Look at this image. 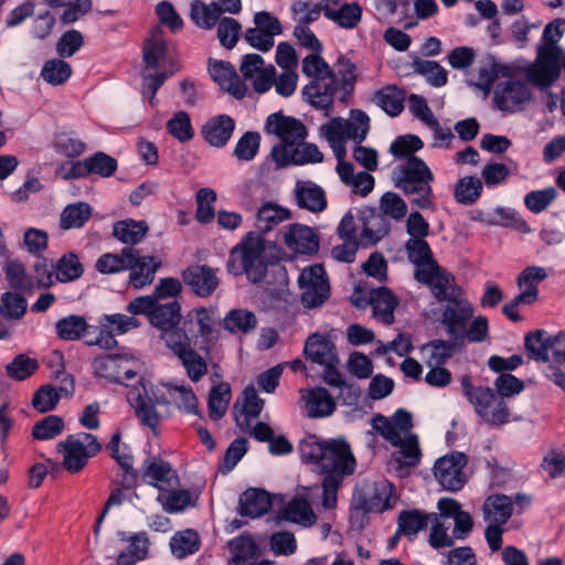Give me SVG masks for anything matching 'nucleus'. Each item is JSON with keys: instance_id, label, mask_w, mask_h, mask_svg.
<instances>
[{"instance_id": "nucleus-9", "label": "nucleus", "mask_w": 565, "mask_h": 565, "mask_svg": "<svg viewBox=\"0 0 565 565\" xmlns=\"http://www.w3.org/2000/svg\"><path fill=\"white\" fill-rule=\"evenodd\" d=\"M58 451L63 455V468L71 473L83 470L89 459L97 456L102 450V444L89 433H77L57 445Z\"/></svg>"}, {"instance_id": "nucleus-12", "label": "nucleus", "mask_w": 565, "mask_h": 565, "mask_svg": "<svg viewBox=\"0 0 565 565\" xmlns=\"http://www.w3.org/2000/svg\"><path fill=\"white\" fill-rule=\"evenodd\" d=\"M298 285L302 291L301 301L306 308L319 307L330 296L329 279L320 264L305 267L298 277Z\"/></svg>"}, {"instance_id": "nucleus-11", "label": "nucleus", "mask_w": 565, "mask_h": 565, "mask_svg": "<svg viewBox=\"0 0 565 565\" xmlns=\"http://www.w3.org/2000/svg\"><path fill=\"white\" fill-rule=\"evenodd\" d=\"M140 320L124 313H105L98 318L95 335L86 341L89 347L111 350L117 347V335H122L140 327Z\"/></svg>"}, {"instance_id": "nucleus-35", "label": "nucleus", "mask_w": 565, "mask_h": 565, "mask_svg": "<svg viewBox=\"0 0 565 565\" xmlns=\"http://www.w3.org/2000/svg\"><path fill=\"white\" fill-rule=\"evenodd\" d=\"M335 170L340 180L355 194L366 196L374 189L375 181L369 171L355 173L353 164L349 161L338 162Z\"/></svg>"}, {"instance_id": "nucleus-18", "label": "nucleus", "mask_w": 565, "mask_h": 565, "mask_svg": "<svg viewBox=\"0 0 565 565\" xmlns=\"http://www.w3.org/2000/svg\"><path fill=\"white\" fill-rule=\"evenodd\" d=\"M476 414L488 425L501 426L509 422L507 403L492 388L486 386L470 403Z\"/></svg>"}, {"instance_id": "nucleus-59", "label": "nucleus", "mask_w": 565, "mask_h": 565, "mask_svg": "<svg viewBox=\"0 0 565 565\" xmlns=\"http://www.w3.org/2000/svg\"><path fill=\"white\" fill-rule=\"evenodd\" d=\"M482 188L483 185L480 179L467 175L456 182L454 196L458 203L470 205L480 198Z\"/></svg>"}, {"instance_id": "nucleus-43", "label": "nucleus", "mask_w": 565, "mask_h": 565, "mask_svg": "<svg viewBox=\"0 0 565 565\" xmlns=\"http://www.w3.org/2000/svg\"><path fill=\"white\" fill-rule=\"evenodd\" d=\"M270 507L269 494L260 489H247L239 498V513L252 519L264 515Z\"/></svg>"}, {"instance_id": "nucleus-8", "label": "nucleus", "mask_w": 565, "mask_h": 565, "mask_svg": "<svg viewBox=\"0 0 565 565\" xmlns=\"http://www.w3.org/2000/svg\"><path fill=\"white\" fill-rule=\"evenodd\" d=\"M93 367L97 376L129 386L130 381H138L140 377L143 364L136 354L121 352L96 356Z\"/></svg>"}, {"instance_id": "nucleus-50", "label": "nucleus", "mask_w": 565, "mask_h": 565, "mask_svg": "<svg viewBox=\"0 0 565 565\" xmlns=\"http://www.w3.org/2000/svg\"><path fill=\"white\" fill-rule=\"evenodd\" d=\"M257 318L247 309H232L223 318L222 326L230 333L246 334L255 329Z\"/></svg>"}, {"instance_id": "nucleus-26", "label": "nucleus", "mask_w": 565, "mask_h": 565, "mask_svg": "<svg viewBox=\"0 0 565 565\" xmlns=\"http://www.w3.org/2000/svg\"><path fill=\"white\" fill-rule=\"evenodd\" d=\"M263 407L264 401L259 398L255 386L248 385L234 405V417L239 429H249Z\"/></svg>"}, {"instance_id": "nucleus-5", "label": "nucleus", "mask_w": 565, "mask_h": 565, "mask_svg": "<svg viewBox=\"0 0 565 565\" xmlns=\"http://www.w3.org/2000/svg\"><path fill=\"white\" fill-rule=\"evenodd\" d=\"M395 186L405 194L415 195L412 203L422 210H435L430 183L434 174L429 167L418 157H409L393 171Z\"/></svg>"}, {"instance_id": "nucleus-30", "label": "nucleus", "mask_w": 565, "mask_h": 565, "mask_svg": "<svg viewBox=\"0 0 565 565\" xmlns=\"http://www.w3.org/2000/svg\"><path fill=\"white\" fill-rule=\"evenodd\" d=\"M295 196L297 204L312 213H319L327 209L324 190L309 180H300L296 183Z\"/></svg>"}, {"instance_id": "nucleus-19", "label": "nucleus", "mask_w": 565, "mask_h": 565, "mask_svg": "<svg viewBox=\"0 0 565 565\" xmlns=\"http://www.w3.org/2000/svg\"><path fill=\"white\" fill-rule=\"evenodd\" d=\"M446 302L447 305L441 311L440 322L448 337L455 342L457 337L462 333L467 323L472 319L475 307L463 296L456 297L455 300Z\"/></svg>"}, {"instance_id": "nucleus-14", "label": "nucleus", "mask_w": 565, "mask_h": 565, "mask_svg": "<svg viewBox=\"0 0 565 565\" xmlns=\"http://www.w3.org/2000/svg\"><path fill=\"white\" fill-rule=\"evenodd\" d=\"M467 462L468 459L463 452L452 451L435 462L434 476L445 490L459 491L467 483L465 472Z\"/></svg>"}, {"instance_id": "nucleus-25", "label": "nucleus", "mask_w": 565, "mask_h": 565, "mask_svg": "<svg viewBox=\"0 0 565 565\" xmlns=\"http://www.w3.org/2000/svg\"><path fill=\"white\" fill-rule=\"evenodd\" d=\"M300 405L310 418L328 417L335 409V401L324 387L300 390Z\"/></svg>"}, {"instance_id": "nucleus-46", "label": "nucleus", "mask_w": 565, "mask_h": 565, "mask_svg": "<svg viewBox=\"0 0 565 565\" xmlns=\"http://www.w3.org/2000/svg\"><path fill=\"white\" fill-rule=\"evenodd\" d=\"M408 260L415 266L414 276L423 269L426 270L437 264L433 250L425 238H408L405 243Z\"/></svg>"}, {"instance_id": "nucleus-27", "label": "nucleus", "mask_w": 565, "mask_h": 565, "mask_svg": "<svg viewBox=\"0 0 565 565\" xmlns=\"http://www.w3.org/2000/svg\"><path fill=\"white\" fill-rule=\"evenodd\" d=\"M209 74L214 82L234 97L243 98L246 95L247 87L231 63L223 61L210 62Z\"/></svg>"}, {"instance_id": "nucleus-31", "label": "nucleus", "mask_w": 565, "mask_h": 565, "mask_svg": "<svg viewBox=\"0 0 565 565\" xmlns=\"http://www.w3.org/2000/svg\"><path fill=\"white\" fill-rule=\"evenodd\" d=\"M284 242L295 253L312 254L319 248L315 232L306 225L292 224L284 234Z\"/></svg>"}, {"instance_id": "nucleus-44", "label": "nucleus", "mask_w": 565, "mask_h": 565, "mask_svg": "<svg viewBox=\"0 0 565 565\" xmlns=\"http://www.w3.org/2000/svg\"><path fill=\"white\" fill-rule=\"evenodd\" d=\"M290 218V212L276 203L266 202L262 204L256 213L255 227L256 233H267L278 226L280 223Z\"/></svg>"}, {"instance_id": "nucleus-2", "label": "nucleus", "mask_w": 565, "mask_h": 565, "mask_svg": "<svg viewBox=\"0 0 565 565\" xmlns=\"http://www.w3.org/2000/svg\"><path fill=\"white\" fill-rule=\"evenodd\" d=\"M373 426L396 449L391 458V463L396 469L414 468L419 465L422 458L419 438L413 431V416L409 412L398 408L390 417L376 415L373 418Z\"/></svg>"}, {"instance_id": "nucleus-63", "label": "nucleus", "mask_w": 565, "mask_h": 565, "mask_svg": "<svg viewBox=\"0 0 565 565\" xmlns=\"http://www.w3.org/2000/svg\"><path fill=\"white\" fill-rule=\"evenodd\" d=\"M72 73V67L67 62L62 58H52L42 66L41 77L47 84L58 86L68 81Z\"/></svg>"}, {"instance_id": "nucleus-4", "label": "nucleus", "mask_w": 565, "mask_h": 565, "mask_svg": "<svg viewBox=\"0 0 565 565\" xmlns=\"http://www.w3.org/2000/svg\"><path fill=\"white\" fill-rule=\"evenodd\" d=\"M369 130L370 117L361 109L350 110L349 119L335 117L319 127L320 137L329 143L338 162L345 161V143L363 142Z\"/></svg>"}, {"instance_id": "nucleus-7", "label": "nucleus", "mask_w": 565, "mask_h": 565, "mask_svg": "<svg viewBox=\"0 0 565 565\" xmlns=\"http://www.w3.org/2000/svg\"><path fill=\"white\" fill-rule=\"evenodd\" d=\"M265 241L256 232H249L230 254L227 269L237 276L246 274L253 282L260 281L266 275Z\"/></svg>"}, {"instance_id": "nucleus-41", "label": "nucleus", "mask_w": 565, "mask_h": 565, "mask_svg": "<svg viewBox=\"0 0 565 565\" xmlns=\"http://www.w3.org/2000/svg\"><path fill=\"white\" fill-rule=\"evenodd\" d=\"M136 248L124 247L120 253H105L95 263V268L104 275L118 274L128 270L135 259Z\"/></svg>"}, {"instance_id": "nucleus-10", "label": "nucleus", "mask_w": 565, "mask_h": 565, "mask_svg": "<svg viewBox=\"0 0 565 565\" xmlns=\"http://www.w3.org/2000/svg\"><path fill=\"white\" fill-rule=\"evenodd\" d=\"M138 382L140 387H132L127 393V401L139 419L154 430L160 423L156 405H167L169 399L162 391L154 388L153 385H148L142 377H139Z\"/></svg>"}, {"instance_id": "nucleus-39", "label": "nucleus", "mask_w": 565, "mask_h": 565, "mask_svg": "<svg viewBox=\"0 0 565 565\" xmlns=\"http://www.w3.org/2000/svg\"><path fill=\"white\" fill-rule=\"evenodd\" d=\"M488 225H497L502 227H512L522 233H530L531 227L529 223L511 207L497 206L486 216L480 213L479 217H476Z\"/></svg>"}, {"instance_id": "nucleus-28", "label": "nucleus", "mask_w": 565, "mask_h": 565, "mask_svg": "<svg viewBox=\"0 0 565 565\" xmlns=\"http://www.w3.org/2000/svg\"><path fill=\"white\" fill-rule=\"evenodd\" d=\"M55 333L63 341H77L84 339L86 342L92 339L97 327L87 323L85 317L79 315H68L58 319L54 326Z\"/></svg>"}, {"instance_id": "nucleus-6", "label": "nucleus", "mask_w": 565, "mask_h": 565, "mask_svg": "<svg viewBox=\"0 0 565 565\" xmlns=\"http://www.w3.org/2000/svg\"><path fill=\"white\" fill-rule=\"evenodd\" d=\"M301 68L302 73L311 78V82L302 88L305 100L315 108L324 110V115L329 116L332 108V87L335 82L328 63L320 53H313L302 60Z\"/></svg>"}, {"instance_id": "nucleus-54", "label": "nucleus", "mask_w": 565, "mask_h": 565, "mask_svg": "<svg viewBox=\"0 0 565 565\" xmlns=\"http://www.w3.org/2000/svg\"><path fill=\"white\" fill-rule=\"evenodd\" d=\"M157 501L168 513H179L194 505L190 491L177 488L158 493Z\"/></svg>"}, {"instance_id": "nucleus-57", "label": "nucleus", "mask_w": 565, "mask_h": 565, "mask_svg": "<svg viewBox=\"0 0 565 565\" xmlns=\"http://www.w3.org/2000/svg\"><path fill=\"white\" fill-rule=\"evenodd\" d=\"M431 519V514L419 510L402 511L398 516V532L413 539L425 529Z\"/></svg>"}, {"instance_id": "nucleus-47", "label": "nucleus", "mask_w": 565, "mask_h": 565, "mask_svg": "<svg viewBox=\"0 0 565 565\" xmlns=\"http://www.w3.org/2000/svg\"><path fill=\"white\" fill-rule=\"evenodd\" d=\"M192 315L199 326V337L206 343L215 342L218 338V327L221 326L217 309L213 307H200L194 309Z\"/></svg>"}, {"instance_id": "nucleus-48", "label": "nucleus", "mask_w": 565, "mask_h": 565, "mask_svg": "<svg viewBox=\"0 0 565 565\" xmlns=\"http://www.w3.org/2000/svg\"><path fill=\"white\" fill-rule=\"evenodd\" d=\"M149 227L145 221L126 218L113 225V236L122 244H138L148 233Z\"/></svg>"}, {"instance_id": "nucleus-34", "label": "nucleus", "mask_w": 565, "mask_h": 565, "mask_svg": "<svg viewBox=\"0 0 565 565\" xmlns=\"http://www.w3.org/2000/svg\"><path fill=\"white\" fill-rule=\"evenodd\" d=\"M119 535L122 541L128 542V545L118 554L117 565H136L147 557L150 542L146 532H137L129 536H126L125 533H119Z\"/></svg>"}, {"instance_id": "nucleus-62", "label": "nucleus", "mask_w": 565, "mask_h": 565, "mask_svg": "<svg viewBox=\"0 0 565 565\" xmlns=\"http://www.w3.org/2000/svg\"><path fill=\"white\" fill-rule=\"evenodd\" d=\"M169 396L183 413L199 415L198 398L192 388L185 385H167Z\"/></svg>"}, {"instance_id": "nucleus-60", "label": "nucleus", "mask_w": 565, "mask_h": 565, "mask_svg": "<svg viewBox=\"0 0 565 565\" xmlns=\"http://www.w3.org/2000/svg\"><path fill=\"white\" fill-rule=\"evenodd\" d=\"M355 65L349 58H340L337 65V71L331 72V76L334 77V87H332V102L338 90H342L348 94L353 90V86L356 78Z\"/></svg>"}, {"instance_id": "nucleus-36", "label": "nucleus", "mask_w": 565, "mask_h": 565, "mask_svg": "<svg viewBox=\"0 0 565 565\" xmlns=\"http://www.w3.org/2000/svg\"><path fill=\"white\" fill-rule=\"evenodd\" d=\"M130 265L129 281L136 289H141L153 281L160 262L154 256H140L136 249L135 259Z\"/></svg>"}, {"instance_id": "nucleus-23", "label": "nucleus", "mask_w": 565, "mask_h": 565, "mask_svg": "<svg viewBox=\"0 0 565 565\" xmlns=\"http://www.w3.org/2000/svg\"><path fill=\"white\" fill-rule=\"evenodd\" d=\"M530 98L531 92L526 84L516 79L500 82L493 92V100L497 107L507 113L521 109Z\"/></svg>"}, {"instance_id": "nucleus-40", "label": "nucleus", "mask_w": 565, "mask_h": 565, "mask_svg": "<svg viewBox=\"0 0 565 565\" xmlns=\"http://www.w3.org/2000/svg\"><path fill=\"white\" fill-rule=\"evenodd\" d=\"M513 501L505 494L489 495L482 507L483 519L488 523L504 525L513 514Z\"/></svg>"}, {"instance_id": "nucleus-53", "label": "nucleus", "mask_w": 565, "mask_h": 565, "mask_svg": "<svg viewBox=\"0 0 565 565\" xmlns=\"http://www.w3.org/2000/svg\"><path fill=\"white\" fill-rule=\"evenodd\" d=\"M508 67L499 63L493 56L483 58L478 67V78L475 85L488 94L499 75H504Z\"/></svg>"}, {"instance_id": "nucleus-24", "label": "nucleus", "mask_w": 565, "mask_h": 565, "mask_svg": "<svg viewBox=\"0 0 565 565\" xmlns=\"http://www.w3.org/2000/svg\"><path fill=\"white\" fill-rule=\"evenodd\" d=\"M271 158L278 167H287L289 164L321 162L323 154L315 143L302 141L295 149L289 150L286 147H274Z\"/></svg>"}, {"instance_id": "nucleus-52", "label": "nucleus", "mask_w": 565, "mask_h": 565, "mask_svg": "<svg viewBox=\"0 0 565 565\" xmlns=\"http://www.w3.org/2000/svg\"><path fill=\"white\" fill-rule=\"evenodd\" d=\"M201 540L195 530H183L175 533L170 540V548L177 558H184L200 550Z\"/></svg>"}, {"instance_id": "nucleus-42", "label": "nucleus", "mask_w": 565, "mask_h": 565, "mask_svg": "<svg viewBox=\"0 0 565 565\" xmlns=\"http://www.w3.org/2000/svg\"><path fill=\"white\" fill-rule=\"evenodd\" d=\"M372 102L388 116L396 117L404 110L405 92L396 85H386L373 94Z\"/></svg>"}, {"instance_id": "nucleus-16", "label": "nucleus", "mask_w": 565, "mask_h": 565, "mask_svg": "<svg viewBox=\"0 0 565 565\" xmlns=\"http://www.w3.org/2000/svg\"><path fill=\"white\" fill-rule=\"evenodd\" d=\"M420 284L429 287L433 296L439 301L455 300L462 296L463 290L457 285L455 276L437 264L426 270H420L415 277Z\"/></svg>"}, {"instance_id": "nucleus-64", "label": "nucleus", "mask_w": 565, "mask_h": 565, "mask_svg": "<svg viewBox=\"0 0 565 565\" xmlns=\"http://www.w3.org/2000/svg\"><path fill=\"white\" fill-rule=\"evenodd\" d=\"M454 347L445 340H435L422 348V353L428 366H441L451 358Z\"/></svg>"}, {"instance_id": "nucleus-51", "label": "nucleus", "mask_w": 565, "mask_h": 565, "mask_svg": "<svg viewBox=\"0 0 565 565\" xmlns=\"http://www.w3.org/2000/svg\"><path fill=\"white\" fill-rule=\"evenodd\" d=\"M221 15L216 2L206 4L201 0H194L191 3V20L201 29L211 30L216 25Z\"/></svg>"}, {"instance_id": "nucleus-13", "label": "nucleus", "mask_w": 565, "mask_h": 565, "mask_svg": "<svg viewBox=\"0 0 565 565\" xmlns=\"http://www.w3.org/2000/svg\"><path fill=\"white\" fill-rule=\"evenodd\" d=\"M395 501V488L387 479H379L370 484L367 490L354 495L355 510L363 513H383L391 510Z\"/></svg>"}, {"instance_id": "nucleus-33", "label": "nucleus", "mask_w": 565, "mask_h": 565, "mask_svg": "<svg viewBox=\"0 0 565 565\" xmlns=\"http://www.w3.org/2000/svg\"><path fill=\"white\" fill-rule=\"evenodd\" d=\"M547 277V271L541 266H526L518 276L516 285L520 289L518 299L532 305L539 297V284Z\"/></svg>"}, {"instance_id": "nucleus-49", "label": "nucleus", "mask_w": 565, "mask_h": 565, "mask_svg": "<svg viewBox=\"0 0 565 565\" xmlns=\"http://www.w3.org/2000/svg\"><path fill=\"white\" fill-rule=\"evenodd\" d=\"M180 319L181 307L177 300H171L166 303H159L157 300L152 310L150 323L163 331L171 327H175Z\"/></svg>"}, {"instance_id": "nucleus-21", "label": "nucleus", "mask_w": 565, "mask_h": 565, "mask_svg": "<svg viewBox=\"0 0 565 565\" xmlns=\"http://www.w3.org/2000/svg\"><path fill=\"white\" fill-rule=\"evenodd\" d=\"M323 17L343 30H354L362 21L363 9L358 1L322 0Z\"/></svg>"}, {"instance_id": "nucleus-38", "label": "nucleus", "mask_w": 565, "mask_h": 565, "mask_svg": "<svg viewBox=\"0 0 565 565\" xmlns=\"http://www.w3.org/2000/svg\"><path fill=\"white\" fill-rule=\"evenodd\" d=\"M107 448L110 450L111 457L122 468V484L127 488L134 486L137 480V471L134 468V458L130 448L126 444L120 443V435L114 434Z\"/></svg>"}, {"instance_id": "nucleus-22", "label": "nucleus", "mask_w": 565, "mask_h": 565, "mask_svg": "<svg viewBox=\"0 0 565 565\" xmlns=\"http://www.w3.org/2000/svg\"><path fill=\"white\" fill-rule=\"evenodd\" d=\"M303 352L307 360L323 366L330 376L335 373L333 371L339 364L337 348L328 337L311 334L305 343Z\"/></svg>"}, {"instance_id": "nucleus-20", "label": "nucleus", "mask_w": 565, "mask_h": 565, "mask_svg": "<svg viewBox=\"0 0 565 565\" xmlns=\"http://www.w3.org/2000/svg\"><path fill=\"white\" fill-rule=\"evenodd\" d=\"M239 71L258 94H264L273 87L276 68L271 64L265 65V61L259 54H245L242 57Z\"/></svg>"}, {"instance_id": "nucleus-45", "label": "nucleus", "mask_w": 565, "mask_h": 565, "mask_svg": "<svg viewBox=\"0 0 565 565\" xmlns=\"http://www.w3.org/2000/svg\"><path fill=\"white\" fill-rule=\"evenodd\" d=\"M167 41L163 30L156 26L151 30L143 45V61L147 68H159L164 62Z\"/></svg>"}, {"instance_id": "nucleus-37", "label": "nucleus", "mask_w": 565, "mask_h": 565, "mask_svg": "<svg viewBox=\"0 0 565 565\" xmlns=\"http://www.w3.org/2000/svg\"><path fill=\"white\" fill-rule=\"evenodd\" d=\"M370 305L373 309V316L384 324H391L394 321V311L398 305V299L386 287H379L370 294Z\"/></svg>"}, {"instance_id": "nucleus-3", "label": "nucleus", "mask_w": 565, "mask_h": 565, "mask_svg": "<svg viewBox=\"0 0 565 565\" xmlns=\"http://www.w3.org/2000/svg\"><path fill=\"white\" fill-rule=\"evenodd\" d=\"M565 20L556 19L545 25L537 45L536 58L525 68L526 79L540 89H546L558 79L556 62L559 57L558 42L564 33Z\"/></svg>"}, {"instance_id": "nucleus-17", "label": "nucleus", "mask_w": 565, "mask_h": 565, "mask_svg": "<svg viewBox=\"0 0 565 565\" xmlns=\"http://www.w3.org/2000/svg\"><path fill=\"white\" fill-rule=\"evenodd\" d=\"M141 480L159 493L179 486L180 479L171 463L159 456H149L140 468Z\"/></svg>"}, {"instance_id": "nucleus-15", "label": "nucleus", "mask_w": 565, "mask_h": 565, "mask_svg": "<svg viewBox=\"0 0 565 565\" xmlns=\"http://www.w3.org/2000/svg\"><path fill=\"white\" fill-rule=\"evenodd\" d=\"M265 131L280 140V143L275 147H286L287 150L295 149L307 138V128L302 121L280 113H274L267 117Z\"/></svg>"}, {"instance_id": "nucleus-55", "label": "nucleus", "mask_w": 565, "mask_h": 565, "mask_svg": "<svg viewBox=\"0 0 565 565\" xmlns=\"http://www.w3.org/2000/svg\"><path fill=\"white\" fill-rule=\"evenodd\" d=\"M90 216L92 207L88 203H72L64 207L60 218V226L63 230L81 228Z\"/></svg>"}, {"instance_id": "nucleus-29", "label": "nucleus", "mask_w": 565, "mask_h": 565, "mask_svg": "<svg viewBox=\"0 0 565 565\" xmlns=\"http://www.w3.org/2000/svg\"><path fill=\"white\" fill-rule=\"evenodd\" d=\"M235 129V121L228 115L210 118L202 127L203 139L212 147L223 148L227 145Z\"/></svg>"}, {"instance_id": "nucleus-32", "label": "nucleus", "mask_w": 565, "mask_h": 565, "mask_svg": "<svg viewBox=\"0 0 565 565\" xmlns=\"http://www.w3.org/2000/svg\"><path fill=\"white\" fill-rule=\"evenodd\" d=\"M183 280L200 297L210 296L217 287L215 271L207 266H191L183 273Z\"/></svg>"}, {"instance_id": "nucleus-61", "label": "nucleus", "mask_w": 565, "mask_h": 565, "mask_svg": "<svg viewBox=\"0 0 565 565\" xmlns=\"http://www.w3.org/2000/svg\"><path fill=\"white\" fill-rule=\"evenodd\" d=\"M82 166H84L85 172L88 174H97L103 178H108L115 173L118 163L114 157L103 151H97L85 158Z\"/></svg>"}, {"instance_id": "nucleus-58", "label": "nucleus", "mask_w": 565, "mask_h": 565, "mask_svg": "<svg viewBox=\"0 0 565 565\" xmlns=\"http://www.w3.org/2000/svg\"><path fill=\"white\" fill-rule=\"evenodd\" d=\"M166 128L167 131L181 143L189 142L194 137L191 117L184 110L175 111L167 121Z\"/></svg>"}, {"instance_id": "nucleus-1", "label": "nucleus", "mask_w": 565, "mask_h": 565, "mask_svg": "<svg viewBox=\"0 0 565 565\" xmlns=\"http://www.w3.org/2000/svg\"><path fill=\"white\" fill-rule=\"evenodd\" d=\"M299 454L302 462L322 476L321 484L300 487L282 508L281 515L288 522L310 529L318 521L313 501L320 497V510L334 511L338 492L344 479L355 472L356 459L343 437L319 440L310 436L300 443Z\"/></svg>"}, {"instance_id": "nucleus-56", "label": "nucleus", "mask_w": 565, "mask_h": 565, "mask_svg": "<svg viewBox=\"0 0 565 565\" xmlns=\"http://www.w3.org/2000/svg\"><path fill=\"white\" fill-rule=\"evenodd\" d=\"M232 394L230 384L225 382H222L211 388L207 407L209 415L212 419L217 420L225 415Z\"/></svg>"}]
</instances>
